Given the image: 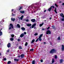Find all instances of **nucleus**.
Listing matches in <instances>:
<instances>
[{
	"mask_svg": "<svg viewBox=\"0 0 64 64\" xmlns=\"http://www.w3.org/2000/svg\"><path fill=\"white\" fill-rule=\"evenodd\" d=\"M18 45V44H16V46H17V45Z\"/></svg>",
	"mask_w": 64,
	"mask_h": 64,
	"instance_id": "nucleus-61",
	"label": "nucleus"
},
{
	"mask_svg": "<svg viewBox=\"0 0 64 64\" xmlns=\"http://www.w3.org/2000/svg\"><path fill=\"white\" fill-rule=\"evenodd\" d=\"M11 62L10 61H9L7 63V64H10V63H11Z\"/></svg>",
	"mask_w": 64,
	"mask_h": 64,
	"instance_id": "nucleus-27",
	"label": "nucleus"
},
{
	"mask_svg": "<svg viewBox=\"0 0 64 64\" xmlns=\"http://www.w3.org/2000/svg\"><path fill=\"white\" fill-rule=\"evenodd\" d=\"M21 29L22 31H24V30H25V28L23 27H22L21 28Z\"/></svg>",
	"mask_w": 64,
	"mask_h": 64,
	"instance_id": "nucleus-19",
	"label": "nucleus"
},
{
	"mask_svg": "<svg viewBox=\"0 0 64 64\" xmlns=\"http://www.w3.org/2000/svg\"><path fill=\"white\" fill-rule=\"evenodd\" d=\"M62 18H64V15H63L62 16Z\"/></svg>",
	"mask_w": 64,
	"mask_h": 64,
	"instance_id": "nucleus-56",
	"label": "nucleus"
},
{
	"mask_svg": "<svg viewBox=\"0 0 64 64\" xmlns=\"http://www.w3.org/2000/svg\"><path fill=\"white\" fill-rule=\"evenodd\" d=\"M60 16L61 17H62L63 16V14L62 13H61V14H60Z\"/></svg>",
	"mask_w": 64,
	"mask_h": 64,
	"instance_id": "nucleus-21",
	"label": "nucleus"
},
{
	"mask_svg": "<svg viewBox=\"0 0 64 64\" xmlns=\"http://www.w3.org/2000/svg\"><path fill=\"white\" fill-rule=\"evenodd\" d=\"M52 28L54 29H55V27L54 26H52Z\"/></svg>",
	"mask_w": 64,
	"mask_h": 64,
	"instance_id": "nucleus-26",
	"label": "nucleus"
},
{
	"mask_svg": "<svg viewBox=\"0 0 64 64\" xmlns=\"http://www.w3.org/2000/svg\"><path fill=\"white\" fill-rule=\"evenodd\" d=\"M36 23L34 24L32 26V28H34V27L35 26H36Z\"/></svg>",
	"mask_w": 64,
	"mask_h": 64,
	"instance_id": "nucleus-6",
	"label": "nucleus"
},
{
	"mask_svg": "<svg viewBox=\"0 0 64 64\" xmlns=\"http://www.w3.org/2000/svg\"><path fill=\"white\" fill-rule=\"evenodd\" d=\"M62 51H64V45H62Z\"/></svg>",
	"mask_w": 64,
	"mask_h": 64,
	"instance_id": "nucleus-9",
	"label": "nucleus"
},
{
	"mask_svg": "<svg viewBox=\"0 0 64 64\" xmlns=\"http://www.w3.org/2000/svg\"><path fill=\"white\" fill-rule=\"evenodd\" d=\"M38 35V34L37 33H36L34 34V35H35V36H37Z\"/></svg>",
	"mask_w": 64,
	"mask_h": 64,
	"instance_id": "nucleus-41",
	"label": "nucleus"
},
{
	"mask_svg": "<svg viewBox=\"0 0 64 64\" xmlns=\"http://www.w3.org/2000/svg\"><path fill=\"white\" fill-rule=\"evenodd\" d=\"M50 28V27H48L47 28V30H49V29Z\"/></svg>",
	"mask_w": 64,
	"mask_h": 64,
	"instance_id": "nucleus-42",
	"label": "nucleus"
},
{
	"mask_svg": "<svg viewBox=\"0 0 64 64\" xmlns=\"http://www.w3.org/2000/svg\"><path fill=\"white\" fill-rule=\"evenodd\" d=\"M20 12L22 14H24L25 13V11L24 10H20Z\"/></svg>",
	"mask_w": 64,
	"mask_h": 64,
	"instance_id": "nucleus-10",
	"label": "nucleus"
},
{
	"mask_svg": "<svg viewBox=\"0 0 64 64\" xmlns=\"http://www.w3.org/2000/svg\"><path fill=\"white\" fill-rule=\"evenodd\" d=\"M4 61H6V58H4Z\"/></svg>",
	"mask_w": 64,
	"mask_h": 64,
	"instance_id": "nucleus-44",
	"label": "nucleus"
},
{
	"mask_svg": "<svg viewBox=\"0 0 64 64\" xmlns=\"http://www.w3.org/2000/svg\"><path fill=\"white\" fill-rule=\"evenodd\" d=\"M38 40H39V38H38L36 40V42H38Z\"/></svg>",
	"mask_w": 64,
	"mask_h": 64,
	"instance_id": "nucleus-34",
	"label": "nucleus"
},
{
	"mask_svg": "<svg viewBox=\"0 0 64 64\" xmlns=\"http://www.w3.org/2000/svg\"><path fill=\"white\" fill-rule=\"evenodd\" d=\"M21 57V56L19 55L18 56V58H20Z\"/></svg>",
	"mask_w": 64,
	"mask_h": 64,
	"instance_id": "nucleus-47",
	"label": "nucleus"
},
{
	"mask_svg": "<svg viewBox=\"0 0 64 64\" xmlns=\"http://www.w3.org/2000/svg\"><path fill=\"white\" fill-rule=\"evenodd\" d=\"M19 49H22V47H21V46H19Z\"/></svg>",
	"mask_w": 64,
	"mask_h": 64,
	"instance_id": "nucleus-33",
	"label": "nucleus"
},
{
	"mask_svg": "<svg viewBox=\"0 0 64 64\" xmlns=\"http://www.w3.org/2000/svg\"><path fill=\"white\" fill-rule=\"evenodd\" d=\"M42 30H43L44 31H45V29L44 28H42Z\"/></svg>",
	"mask_w": 64,
	"mask_h": 64,
	"instance_id": "nucleus-50",
	"label": "nucleus"
},
{
	"mask_svg": "<svg viewBox=\"0 0 64 64\" xmlns=\"http://www.w3.org/2000/svg\"><path fill=\"white\" fill-rule=\"evenodd\" d=\"M24 34L23 33H22V34H21L20 36V37L21 38H22L23 37H24Z\"/></svg>",
	"mask_w": 64,
	"mask_h": 64,
	"instance_id": "nucleus-8",
	"label": "nucleus"
},
{
	"mask_svg": "<svg viewBox=\"0 0 64 64\" xmlns=\"http://www.w3.org/2000/svg\"><path fill=\"white\" fill-rule=\"evenodd\" d=\"M54 61L55 60H54V58L52 59V63L53 64V63H54V62H55Z\"/></svg>",
	"mask_w": 64,
	"mask_h": 64,
	"instance_id": "nucleus-15",
	"label": "nucleus"
},
{
	"mask_svg": "<svg viewBox=\"0 0 64 64\" xmlns=\"http://www.w3.org/2000/svg\"><path fill=\"white\" fill-rule=\"evenodd\" d=\"M16 10H14V13H16Z\"/></svg>",
	"mask_w": 64,
	"mask_h": 64,
	"instance_id": "nucleus-53",
	"label": "nucleus"
},
{
	"mask_svg": "<svg viewBox=\"0 0 64 64\" xmlns=\"http://www.w3.org/2000/svg\"><path fill=\"white\" fill-rule=\"evenodd\" d=\"M2 32H0V36H2Z\"/></svg>",
	"mask_w": 64,
	"mask_h": 64,
	"instance_id": "nucleus-28",
	"label": "nucleus"
},
{
	"mask_svg": "<svg viewBox=\"0 0 64 64\" xmlns=\"http://www.w3.org/2000/svg\"><path fill=\"white\" fill-rule=\"evenodd\" d=\"M26 25L27 26H28V27H30V26H31L32 25V24H26Z\"/></svg>",
	"mask_w": 64,
	"mask_h": 64,
	"instance_id": "nucleus-16",
	"label": "nucleus"
},
{
	"mask_svg": "<svg viewBox=\"0 0 64 64\" xmlns=\"http://www.w3.org/2000/svg\"><path fill=\"white\" fill-rule=\"evenodd\" d=\"M26 22H28V21H29V20L27 19L26 20Z\"/></svg>",
	"mask_w": 64,
	"mask_h": 64,
	"instance_id": "nucleus-46",
	"label": "nucleus"
},
{
	"mask_svg": "<svg viewBox=\"0 0 64 64\" xmlns=\"http://www.w3.org/2000/svg\"><path fill=\"white\" fill-rule=\"evenodd\" d=\"M12 16H15V14H13V13H12Z\"/></svg>",
	"mask_w": 64,
	"mask_h": 64,
	"instance_id": "nucleus-37",
	"label": "nucleus"
},
{
	"mask_svg": "<svg viewBox=\"0 0 64 64\" xmlns=\"http://www.w3.org/2000/svg\"><path fill=\"white\" fill-rule=\"evenodd\" d=\"M56 52V50L54 48L52 49L50 52V53L51 54H53L54 53H55Z\"/></svg>",
	"mask_w": 64,
	"mask_h": 64,
	"instance_id": "nucleus-2",
	"label": "nucleus"
},
{
	"mask_svg": "<svg viewBox=\"0 0 64 64\" xmlns=\"http://www.w3.org/2000/svg\"><path fill=\"white\" fill-rule=\"evenodd\" d=\"M14 40V38H11L10 39V41H13Z\"/></svg>",
	"mask_w": 64,
	"mask_h": 64,
	"instance_id": "nucleus-30",
	"label": "nucleus"
},
{
	"mask_svg": "<svg viewBox=\"0 0 64 64\" xmlns=\"http://www.w3.org/2000/svg\"><path fill=\"white\" fill-rule=\"evenodd\" d=\"M46 10H44V12H46Z\"/></svg>",
	"mask_w": 64,
	"mask_h": 64,
	"instance_id": "nucleus-52",
	"label": "nucleus"
},
{
	"mask_svg": "<svg viewBox=\"0 0 64 64\" xmlns=\"http://www.w3.org/2000/svg\"><path fill=\"white\" fill-rule=\"evenodd\" d=\"M14 61H16V62H18V61H19V59L14 58Z\"/></svg>",
	"mask_w": 64,
	"mask_h": 64,
	"instance_id": "nucleus-17",
	"label": "nucleus"
},
{
	"mask_svg": "<svg viewBox=\"0 0 64 64\" xmlns=\"http://www.w3.org/2000/svg\"><path fill=\"white\" fill-rule=\"evenodd\" d=\"M38 39H39V40L40 41H42V39L41 38H38Z\"/></svg>",
	"mask_w": 64,
	"mask_h": 64,
	"instance_id": "nucleus-32",
	"label": "nucleus"
},
{
	"mask_svg": "<svg viewBox=\"0 0 64 64\" xmlns=\"http://www.w3.org/2000/svg\"><path fill=\"white\" fill-rule=\"evenodd\" d=\"M14 10L13 9H12V12H13Z\"/></svg>",
	"mask_w": 64,
	"mask_h": 64,
	"instance_id": "nucleus-54",
	"label": "nucleus"
},
{
	"mask_svg": "<svg viewBox=\"0 0 64 64\" xmlns=\"http://www.w3.org/2000/svg\"><path fill=\"white\" fill-rule=\"evenodd\" d=\"M16 27H18V28H20V26L19 24H18L16 25Z\"/></svg>",
	"mask_w": 64,
	"mask_h": 64,
	"instance_id": "nucleus-12",
	"label": "nucleus"
},
{
	"mask_svg": "<svg viewBox=\"0 0 64 64\" xmlns=\"http://www.w3.org/2000/svg\"><path fill=\"white\" fill-rule=\"evenodd\" d=\"M34 42H35V40L33 39L32 40V42H31V43H33Z\"/></svg>",
	"mask_w": 64,
	"mask_h": 64,
	"instance_id": "nucleus-24",
	"label": "nucleus"
},
{
	"mask_svg": "<svg viewBox=\"0 0 64 64\" xmlns=\"http://www.w3.org/2000/svg\"><path fill=\"white\" fill-rule=\"evenodd\" d=\"M50 20H51V19H52V18H51V17L50 18Z\"/></svg>",
	"mask_w": 64,
	"mask_h": 64,
	"instance_id": "nucleus-58",
	"label": "nucleus"
},
{
	"mask_svg": "<svg viewBox=\"0 0 64 64\" xmlns=\"http://www.w3.org/2000/svg\"><path fill=\"white\" fill-rule=\"evenodd\" d=\"M20 57L22 58H23L24 57V54H21L20 56Z\"/></svg>",
	"mask_w": 64,
	"mask_h": 64,
	"instance_id": "nucleus-13",
	"label": "nucleus"
},
{
	"mask_svg": "<svg viewBox=\"0 0 64 64\" xmlns=\"http://www.w3.org/2000/svg\"><path fill=\"white\" fill-rule=\"evenodd\" d=\"M44 44H46V42H44Z\"/></svg>",
	"mask_w": 64,
	"mask_h": 64,
	"instance_id": "nucleus-62",
	"label": "nucleus"
},
{
	"mask_svg": "<svg viewBox=\"0 0 64 64\" xmlns=\"http://www.w3.org/2000/svg\"><path fill=\"white\" fill-rule=\"evenodd\" d=\"M24 17V16L22 15L21 16V17L20 18V19L21 20H22L23 19V18Z\"/></svg>",
	"mask_w": 64,
	"mask_h": 64,
	"instance_id": "nucleus-22",
	"label": "nucleus"
},
{
	"mask_svg": "<svg viewBox=\"0 0 64 64\" xmlns=\"http://www.w3.org/2000/svg\"><path fill=\"white\" fill-rule=\"evenodd\" d=\"M23 7V6H21L20 7V8L18 9L19 10H21V9H22Z\"/></svg>",
	"mask_w": 64,
	"mask_h": 64,
	"instance_id": "nucleus-18",
	"label": "nucleus"
},
{
	"mask_svg": "<svg viewBox=\"0 0 64 64\" xmlns=\"http://www.w3.org/2000/svg\"><path fill=\"white\" fill-rule=\"evenodd\" d=\"M62 5L64 6V3H63L62 4Z\"/></svg>",
	"mask_w": 64,
	"mask_h": 64,
	"instance_id": "nucleus-59",
	"label": "nucleus"
},
{
	"mask_svg": "<svg viewBox=\"0 0 64 64\" xmlns=\"http://www.w3.org/2000/svg\"><path fill=\"white\" fill-rule=\"evenodd\" d=\"M55 59H57V55H55Z\"/></svg>",
	"mask_w": 64,
	"mask_h": 64,
	"instance_id": "nucleus-35",
	"label": "nucleus"
},
{
	"mask_svg": "<svg viewBox=\"0 0 64 64\" xmlns=\"http://www.w3.org/2000/svg\"><path fill=\"white\" fill-rule=\"evenodd\" d=\"M60 3H61V2L60 1Z\"/></svg>",
	"mask_w": 64,
	"mask_h": 64,
	"instance_id": "nucleus-64",
	"label": "nucleus"
},
{
	"mask_svg": "<svg viewBox=\"0 0 64 64\" xmlns=\"http://www.w3.org/2000/svg\"><path fill=\"white\" fill-rule=\"evenodd\" d=\"M58 39L59 40H60V39H61V38H60V36L58 37Z\"/></svg>",
	"mask_w": 64,
	"mask_h": 64,
	"instance_id": "nucleus-40",
	"label": "nucleus"
},
{
	"mask_svg": "<svg viewBox=\"0 0 64 64\" xmlns=\"http://www.w3.org/2000/svg\"><path fill=\"white\" fill-rule=\"evenodd\" d=\"M43 34H41L40 35L39 38H41L42 37V36H43Z\"/></svg>",
	"mask_w": 64,
	"mask_h": 64,
	"instance_id": "nucleus-20",
	"label": "nucleus"
},
{
	"mask_svg": "<svg viewBox=\"0 0 64 64\" xmlns=\"http://www.w3.org/2000/svg\"><path fill=\"white\" fill-rule=\"evenodd\" d=\"M11 20L12 21H14L15 20V18H11Z\"/></svg>",
	"mask_w": 64,
	"mask_h": 64,
	"instance_id": "nucleus-14",
	"label": "nucleus"
},
{
	"mask_svg": "<svg viewBox=\"0 0 64 64\" xmlns=\"http://www.w3.org/2000/svg\"><path fill=\"white\" fill-rule=\"evenodd\" d=\"M51 34V31H50L49 30H48L46 32V34L48 35V34Z\"/></svg>",
	"mask_w": 64,
	"mask_h": 64,
	"instance_id": "nucleus-4",
	"label": "nucleus"
},
{
	"mask_svg": "<svg viewBox=\"0 0 64 64\" xmlns=\"http://www.w3.org/2000/svg\"><path fill=\"white\" fill-rule=\"evenodd\" d=\"M24 34H26V32H24Z\"/></svg>",
	"mask_w": 64,
	"mask_h": 64,
	"instance_id": "nucleus-55",
	"label": "nucleus"
},
{
	"mask_svg": "<svg viewBox=\"0 0 64 64\" xmlns=\"http://www.w3.org/2000/svg\"><path fill=\"white\" fill-rule=\"evenodd\" d=\"M27 45H28V43L27 42H26L25 45L26 46H27Z\"/></svg>",
	"mask_w": 64,
	"mask_h": 64,
	"instance_id": "nucleus-29",
	"label": "nucleus"
},
{
	"mask_svg": "<svg viewBox=\"0 0 64 64\" xmlns=\"http://www.w3.org/2000/svg\"><path fill=\"white\" fill-rule=\"evenodd\" d=\"M34 50V49H32L30 50V51H33Z\"/></svg>",
	"mask_w": 64,
	"mask_h": 64,
	"instance_id": "nucleus-36",
	"label": "nucleus"
},
{
	"mask_svg": "<svg viewBox=\"0 0 64 64\" xmlns=\"http://www.w3.org/2000/svg\"><path fill=\"white\" fill-rule=\"evenodd\" d=\"M18 41H20V39L18 38Z\"/></svg>",
	"mask_w": 64,
	"mask_h": 64,
	"instance_id": "nucleus-45",
	"label": "nucleus"
},
{
	"mask_svg": "<svg viewBox=\"0 0 64 64\" xmlns=\"http://www.w3.org/2000/svg\"><path fill=\"white\" fill-rule=\"evenodd\" d=\"M11 36L12 38H13L14 37V34H12L11 35Z\"/></svg>",
	"mask_w": 64,
	"mask_h": 64,
	"instance_id": "nucleus-31",
	"label": "nucleus"
},
{
	"mask_svg": "<svg viewBox=\"0 0 64 64\" xmlns=\"http://www.w3.org/2000/svg\"><path fill=\"white\" fill-rule=\"evenodd\" d=\"M1 53H0V56H1Z\"/></svg>",
	"mask_w": 64,
	"mask_h": 64,
	"instance_id": "nucleus-63",
	"label": "nucleus"
},
{
	"mask_svg": "<svg viewBox=\"0 0 64 64\" xmlns=\"http://www.w3.org/2000/svg\"><path fill=\"white\" fill-rule=\"evenodd\" d=\"M37 6H34V8H37Z\"/></svg>",
	"mask_w": 64,
	"mask_h": 64,
	"instance_id": "nucleus-51",
	"label": "nucleus"
},
{
	"mask_svg": "<svg viewBox=\"0 0 64 64\" xmlns=\"http://www.w3.org/2000/svg\"><path fill=\"white\" fill-rule=\"evenodd\" d=\"M14 29L13 25L12 24H10V26L8 28V30H11L12 29Z\"/></svg>",
	"mask_w": 64,
	"mask_h": 64,
	"instance_id": "nucleus-3",
	"label": "nucleus"
},
{
	"mask_svg": "<svg viewBox=\"0 0 64 64\" xmlns=\"http://www.w3.org/2000/svg\"><path fill=\"white\" fill-rule=\"evenodd\" d=\"M2 30V28L0 30V32H1V30Z\"/></svg>",
	"mask_w": 64,
	"mask_h": 64,
	"instance_id": "nucleus-60",
	"label": "nucleus"
},
{
	"mask_svg": "<svg viewBox=\"0 0 64 64\" xmlns=\"http://www.w3.org/2000/svg\"><path fill=\"white\" fill-rule=\"evenodd\" d=\"M55 5L56 6V7H58V6L57 5V4H56V3L55 4Z\"/></svg>",
	"mask_w": 64,
	"mask_h": 64,
	"instance_id": "nucleus-38",
	"label": "nucleus"
},
{
	"mask_svg": "<svg viewBox=\"0 0 64 64\" xmlns=\"http://www.w3.org/2000/svg\"><path fill=\"white\" fill-rule=\"evenodd\" d=\"M36 21V20L35 19H32L31 20V22H35Z\"/></svg>",
	"mask_w": 64,
	"mask_h": 64,
	"instance_id": "nucleus-7",
	"label": "nucleus"
},
{
	"mask_svg": "<svg viewBox=\"0 0 64 64\" xmlns=\"http://www.w3.org/2000/svg\"><path fill=\"white\" fill-rule=\"evenodd\" d=\"M61 20H62V21H64V18H62L61 19Z\"/></svg>",
	"mask_w": 64,
	"mask_h": 64,
	"instance_id": "nucleus-43",
	"label": "nucleus"
},
{
	"mask_svg": "<svg viewBox=\"0 0 64 64\" xmlns=\"http://www.w3.org/2000/svg\"><path fill=\"white\" fill-rule=\"evenodd\" d=\"M63 61L64 60L63 59H61L60 60V63H63Z\"/></svg>",
	"mask_w": 64,
	"mask_h": 64,
	"instance_id": "nucleus-11",
	"label": "nucleus"
},
{
	"mask_svg": "<svg viewBox=\"0 0 64 64\" xmlns=\"http://www.w3.org/2000/svg\"><path fill=\"white\" fill-rule=\"evenodd\" d=\"M34 29H36V26H34Z\"/></svg>",
	"mask_w": 64,
	"mask_h": 64,
	"instance_id": "nucleus-57",
	"label": "nucleus"
},
{
	"mask_svg": "<svg viewBox=\"0 0 64 64\" xmlns=\"http://www.w3.org/2000/svg\"><path fill=\"white\" fill-rule=\"evenodd\" d=\"M43 24H44V23H42V24H40V27H41V26H42L43 25Z\"/></svg>",
	"mask_w": 64,
	"mask_h": 64,
	"instance_id": "nucleus-25",
	"label": "nucleus"
},
{
	"mask_svg": "<svg viewBox=\"0 0 64 64\" xmlns=\"http://www.w3.org/2000/svg\"><path fill=\"white\" fill-rule=\"evenodd\" d=\"M35 61L34 60H33L32 61V64H35Z\"/></svg>",
	"mask_w": 64,
	"mask_h": 64,
	"instance_id": "nucleus-23",
	"label": "nucleus"
},
{
	"mask_svg": "<svg viewBox=\"0 0 64 64\" xmlns=\"http://www.w3.org/2000/svg\"><path fill=\"white\" fill-rule=\"evenodd\" d=\"M52 7L54 9H55V10H54V12H55V13H56V14H57V11H56V7L55 8V7H54V6H51L48 9V11L49 12H50V11H51L52 10Z\"/></svg>",
	"mask_w": 64,
	"mask_h": 64,
	"instance_id": "nucleus-1",
	"label": "nucleus"
},
{
	"mask_svg": "<svg viewBox=\"0 0 64 64\" xmlns=\"http://www.w3.org/2000/svg\"><path fill=\"white\" fill-rule=\"evenodd\" d=\"M0 24H1V25H2L3 24V22L2 21H1L0 22Z\"/></svg>",
	"mask_w": 64,
	"mask_h": 64,
	"instance_id": "nucleus-39",
	"label": "nucleus"
},
{
	"mask_svg": "<svg viewBox=\"0 0 64 64\" xmlns=\"http://www.w3.org/2000/svg\"><path fill=\"white\" fill-rule=\"evenodd\" d=\"M9 50H7L6 51L7 52H9Z\"/></svg>",
	"mask_w": 64,
	"mask_h": 64,
	"instance_id": "nucleus-48",
	"label": "nucleus"
},
{
	"mask_svg": "<svg viewBox=\"0 0 64 64\" xmlns=\"http://www.w3.org/2000/svg\"><path fill=\"white\" fill-rule=\"evenodd\" d=\"M7 47L8 48H10L11 47V44L10 43H8L7 45Z\"/></svg>",
	"mask_w": 64,
	"mask_h": 64,
	"instance_id": "nucleus-5",
	"label": "nucleus"
},
{
	"mask_svg": "<svg viewBox=\"0 0 64 64\" xmlns=\"http://www.w3.org/2000/svg\"><path fill=\"white\" fill-rule=\"evenodd\" d=\"M40 61L41 62H43V60L42 59L40 60Z\"/></svg>",
	"mask_w": 64,
	"mask_h": 64,
	"instance_id": "nucleus-49",
	"label": "nucleus"
}]
</instances>
